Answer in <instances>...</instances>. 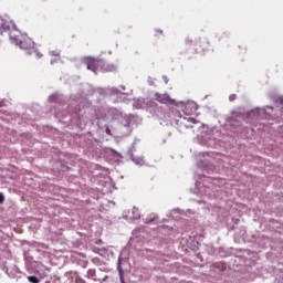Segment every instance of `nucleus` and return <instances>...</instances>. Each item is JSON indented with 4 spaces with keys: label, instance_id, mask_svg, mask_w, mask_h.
Here are the masks:
<instances>
[{
    "label": "nucleus",
    "instance_id": "nucleus-15",
    "mask_svg": "<svg viewBox=\"0 0 283 283\" xmlns=\"http://www.w3.org/2000/svg\"><path fill=\"white\" fill-rule=\"evenodd\" d=\"M106 279H107V276H105V277L103 279V281L105 282Z\"/></svg>",
    "mask_w": 283,
    "mask_h": 283
},
{
    "label": "nucleus",
    "instance_id": "nucleus-14",
    "mask_svg": "<svg viewBox=\"0 0 283 283\" xmlns=\"http://www.w3.org/2000/svg\"><path fill=\"white\" fill-rule=\"evenodd\" d=\"M120 280H122V283H125V280L123 279V276L120 277Z\"/></svg>",
    "mask_w": 283,
    "mask_h": 283
},
{
    "label": "nucleus",
    "instance_id": "nucleus-3",
    "mask_svg": "<svg viewBox=\"0 0 283 283\" xmlns=\"http://www.w3.org/2000/svg\"><path fill=\"white\" fill-rule=\"evenodd\" d=\"M209 50H211V44L209 43V41L201 40L200 42H198L197 48H196V52L198 54H205V53L209 52Z\"/></svg>",
    "mask_w": 283,
    "mask_h": 283
},
{
    "label": "nucleus",
    "instance_id": "nucleus-12",
    "mask_svg": "<svg viewBox=\"0 0 283 283\" xmlns=\"http://www.w3.org/2000/svg\"><path fill=\"white\" fill-rule=\"evenodd\" d=\"M106 134H112V130H109V128L106 129Z\"/></svg>",
    "mask_w": 283,
    "mask_h": 283
},
{
    "label": "nucleus",
    "instance_id": "nucleus-8",
    "mask_svg": "<svg viewBox=\"0 0 283 283\" xmlns=\"http://www.w3.org/2000/svg\"><path fill=\"white\" fill-rule=\"evenodd\" d=\"M75 282H76V283H85V280H83V279H81L80 276H77V277L75 279Z\"/></svg>",
    "mask_w": 283,
    "mask_h": 283
},
{
    "label": "nucleus",
    "instance_id": "nucleus-7",
    "mask_svg": "<svg viewBox=\"0 0 283 283\" xmlns=\"http://www.w3.org/2000/svg\"><path fill=\"white\" fill-rule=\"evenodd\" d=\"M92 262H93V264H95L96 266H98V265L101 264V259L94 258V259H92Z\"/></svg>",
    "mask_w": 283,
    "mask_h": 283
},
{
    "label": "nucleus",
    "instance_id": "nucleus-9",
    "mask_svg": "<svg viewBox=\"0 0 283 283\" xmlns=\"http://www.w3.org/2000/svg\"><path fill=\"white\" fill-rule=\"evenodd\" d=\"M6 198L3 197V195H0V205H3Z\"/></svg>",
    "mask_w": 283,
    "mask_h": 283
},
{
    "label": "nucleus",
    "instance_id": "nucleus-4",
    "mask_svg": "<svg viewBox=\"0 0 283 283\" xmlns=\"http://www.w3.org/2000/svg\"><path fill=\"white\" fill-rule=\"evenodd\" d=\"M196 112V105L195 104H186L184 107V113L186 116H191Z\"/></svg>",
    "mask_w": 283,
    "mask_h": 283
},
{
    "label": "nucleus",
    "instance_id": "nucleus-1",
    "mask_svg": "<svg viewBox=\"0 0 283 283\" xmlns=\"http://www.w3.org/2000/svg\"><path fill=\"white\" fill-rule=\"evenodd\" d=\"M15 45H19L21 50H27L29 54L35 56V59H41V56H43V54L34 49V41L28 36L15 38Z\"/></svg>",
    "mask_w": 283,
    "mask_h": 283
},
{
    "label": "nucleus",
    "instance_id": "nucleus-10",
    "mask_svg": "<svg viewBox=\"0 0 283 283\" xmlns=\"http://www.w3.org/2000/svg\"><path fill=\"white\" fill-rule=\"evenodd\" d=\"M158 34H163V30H156L155 36H158Z\"/></svg>",
    "mask_w": 283,
    "mask_h": 283
},
{
    "label": "nucleus",
    "instance_id": "nucleus-5",
    "mask_svg": "<svg viewBox=\"0 0 283 283\" xmlns=\"http://www.w3.org/2000/svg\"><path fill=\"white\" fill-rule=\"evenodd\" d=\"M157 101L159 103H163L164 105H167V103H171V97H169V95H167V94L157 95Z\"/></svg>",
    "mask_w": 283,
    "mask_h": 283
},
{
    "label": "nucleus",
    "instance_id": "nucleus-13",
    "mask_svg": "<svg viewBox=\"0 0 283 283\" xmlns=\"http://www.w3.org/2000/svg\"><path fill=\"white\" fill-rule=\"evenodd\" d=\"M11 40H13V43H17V39L11 38Z\"/></svg>",
    "mask_w": 283,
    "mask_h": 283
},
{
    "label": "nucleus",
    "instance_id": "nucleus-6",
    "mask_svg": "<svg viewBox=\"0 0 283 283\" xmlns=\"http://www.w3.org/2000/svg\"><path fill=\"white\" fill-rule=\"evenodd\" d=\"M29 282L39 283V279L36 276H28Z\"/></svg>",
    "mask_w": 283,
    "mask_h": 283
},
{
    "label": "nucleus",
    "instance_id": "nucleus-2",
    "mask_svg": "<svg viewBox=\"0 0 283 283\" xmlns=\"http://www.w3.org/2000/svg\"><path fill=\"white\" fill-rule=\"evenodd\" d=\"M84 63L87 67V70H91V72H96L101 65H103V60L94 59V57H86L84 60Z\"/></svg>",
    "mask_w": 283,
    "mask_h": 283
},
{
    "label": "nucleus",
    "instance_id": "nucleus-11",
    "mask_svg": "<svg viewBox=\"0 0 283 283\" xmlns=\"http://www.w3.org/2000/svg\"><path fill=\"white\" fill-rule=\"evenodd\" d=\"M189 123H192L195 125L196 118H189Z\"/></svg>",
    "mask_w": 283,
    "mask_h": 283
}]
</instances>
